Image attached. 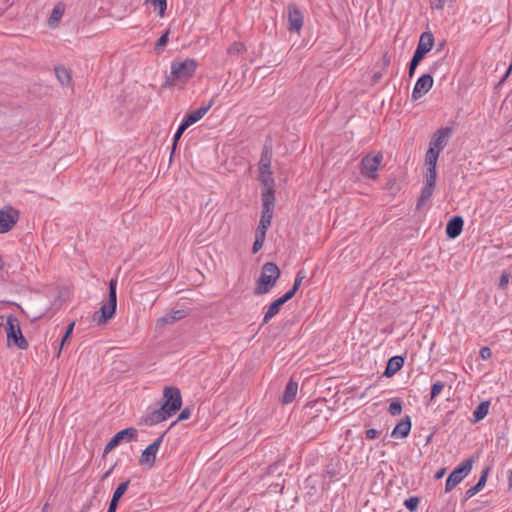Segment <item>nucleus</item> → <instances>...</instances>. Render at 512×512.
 Instances as JSON below:
<instances>
[{
  "instance_id": "f257e3e1",
  "label": "nucleus",
  "mask_w": 512,
  "mask_h": 512,
  "mask_svg": "<svg viewBox=\"0 0 512 512\" xmlns=\"http://www.w3.org/2000/svg\"><path fill=\"white\" fill-rule=\"evenodd\" d=\"M197 66V61L192 58L174 60L171 63V72L166 79V83L171 86H177L179 84L186 83L194 76Z\"/></svg>"
},
{
  "instance_id": "f03ea898",
  "label": "nucleus",
  "mask_w": 512,
  "mask_h": 512,
  "mask_svg": "<svg viewBox=\"0 0 512 512\" xmlns=\"http://www.w3.org/2000/svg\"><path fill=\"white\" fill-rule=\"evenodd\" d=\"M281 275L279 267L274 262H267L261 268L259 279L256 281L254 293L264 295L268 293L276 284Z\"/></svg>"
},
{
  "instance_id": "7ed1b4c3",
  "label": "nucleus",
  "mask_w": 512,
  "mask_h": 512,
  "mask_svg": "<svg viewBox=\"0 0 512 512\" xmlns=\"http://www.w3.org/2000/svg\"><path fill=\"white\" fill-rule=\"evenodd\" d=\"M117 280L111 279L109 282V296L108 301L102 305L99 311L93 314V321L98 325L107 323L108 320L114 317L117 307V294H116Z\"/></svg>"
},
{
  "instance_id": "20e7f679",
  "label": "nucleus",
  "mask_w": 512,
  "mask_h": 512,
  "mask_svg": "<svg viewBox=\"0 0 512 512\" xmlns=\"http://www.w3.org/2000/svg\"><path fill=\"white\" fill-rule=\"evenodd\" d=\"M6 324L7 345H15L22 350L27 349L29 344L22 334L19 320L10 314L7 316Z\"/></svg>"
},
{
  "instance_id": "39448f33",
  "label": "nucleus",
  "mask_w": 512,
  "mask_h": 512,
  "mask_svg": "<svg viewBox=\"0 0 512 512\" xmlns=\"http://www.w3.org/2000/svg\"><path fill=\"white\" fill-rule=\"evenodd\" d=\"M284 468L285 465L283 463H275L269 467L267 474L264 476L263 480L268 484L272 492H282L285 483L283 478Z\"/></svg>"
},
{
  "instance_id": "423d86ee",
  "label": "nucleus",
  "mask_w": 512,
  "mask_h": 512,
  "mask_svg": "<svg viewBox=\"0 0 512 512\" xmlns=\"http://www.w3.org/2000/svg\"><path fill=\"white\" fill-rule=\"evenodd\" d=\"M164 403L162 407L170 416L174 415L182 406L181 392L177 387L168 386L163 390Z\"/></svg>"
},
{
  "instance_id": "0eeeda50",
  "label": "nucleus",
  "mask_w": 512,
  "mask_h": 512,
  "mask_svg": "<svg viewBox=\"0 0 512 512\" xmlns=\"http://www.w3.org/2000/svg\"><path fill=\"white\" fill-rule=\"evenodd\" d=\"M275 195L271 191H262V211L259 226L269 228L273 218Z\"/></svg>"
},
{
  "instance_id": "6e6552de",
  "label": "nucleus",
  "mask_w": 512,
  "mask_h": 512,
  "mask_svg": "<svg viewBox=\"0 0 512 512\" xmlns=\"http://www.w3.org/2000/svg\"><path fill=\"white\" fill-rule=\"evenodd\" d=\"M473 460L466 459L460 466L455 468L446 480L445 492H450L454 487H456L464 477L471 471Z\"/></svg>"
},
{
  "instance_id": "1a4fd4ad",
  "label": "nucleus",
  "mask_w": 512,
  "mask_h": 512,
  "mask_svg": "<svg viewBox=\"0 0 512 512\" xmlns=\"http://www.w3.org/2000/svg\"><path fill=\"white\" fill-rule=\"evenodd\" d=\"M19 211L12 206H4L0 209V233L4 234L13 229L19 220Z\"/></svg>"
},
{
  "instance_id": "9d476101",
  "label": "nucleus",
  "mask_w": 512,
  "mask_h": 512,
  "mask_svg": "<svg viewBox=\"0 0 512 512\" xmlns=\"http://www.w3.org/2000/svg\"><path fill=\"white\" fill-rule=\"evenodd\" d=\"M382 154H367L361 160V174L370 179H376L379 165L382 161Z\"/></svg>"
},
{
  "instance_id": "9b49d317",
  "label": "nucleus",
  "mask_w": 512,
  "mask_h": 512,
  "mask_svg": "<svg viewBox=\"0 0 512 512\" xmlns=\"http://www.w3.org/2000/svg\"><path fill=\"white\" fill-rule=\"evenodd\" d=\"M163 438L164 434L157 438L153 443H151L146 449L143 450L139 460L141 465H147L149 468L154 466L156 455L161 446Z\"/></svg>"
},
{
  "instance_id": "f8f14e48",
  "label": "nucleus",
  "mask_w": 512,
  "mask_h": 512,
  "mask_svg": "<svg viewBox=\"0 0 512 512\" xmlns=\"http://www.w3.org/2000/svg\"><path fill=\"white\" fill-rule=\"evenodd\" d=\"M137 437V430L133 427L123 429L116 433L110 441L106 444L104 448V455L108 454L112 451L116 446L120 444V442L124 439L134 440Z\"/></svg>"
},
{
  "instance_id": "ddd939ff",
  "label": "nucleus",
  "mask_w": 512,
  "mask_h": 512,
  "mask_svg": "<svg viewBox=\"0 0 512 512\" xmlns=\"http://www.w3.org/2000/svg\"><path fill=\"white\" fill-rule=\"evenodd\" d=\"M304 22L302 12L298 9L296 4L290 3L288 5V30L290 32L299 33Z\"/></svg>"
},
{
  "instance_id": "4468645a",
  "label": "nucleus",
  "mask_w": 512,
  "mask_h": 512,
  "mask_svg": "<svg viewBox=\"0 0 512 512\" xmlns=\"http://www.w3.org/2000/svg\"><path fill=\"white\" fill-rule=\"evenodd\" d=\"M434 44V36L431 32H423L420 36L416 51L412 58L422 60L425 55L432 49Z\"/></svg>"
},
{
  "instance_id": "2eb2a0df",
  "label": "nucleus",
  "mask_w": 512,
  "mask_h": 512,
  "mask_svg": "<svg viewBox=\"0 0 512 512\" xmlns=\"http://www.w3.org/2000/svg\"><path fill=\"white\" fill-rule=\"evenodd\" d=\"M451 135H452V129L449 127H444V128L438 129L434 133V135L430 141L429 147L434 148V150L441 152L448 144V141H449Z\"/></svg>"
},
{
  "instance_id": "dca6fc26",
  "label": "nucleus",
  "mask_w": 512,
  "mask_h": 512,
  "mask_svg": "<svg viewBox=\"0 0 512 512\" xmlns=\"http://www.w3.org/2000/svg\"><path fill=\"white\" fill-rule=\"evenodd\" d=\"M433 85V77L430 74L422 75L416 82L413 92L412 98L417 100L421 98L424 94H426Z\"/></svg>"
},
{
  "instance_id": "f3484780",
  "label": "nucleus",
  "mask_w": 512,
  "mask_h": 512,
  "mask_svg": "<svg viewBox=\"0 0 512 512\" xmlns=\"http://www.w3.org/2000/svg\"><path fill=\"white\" fill-rule=\"evenodd\" d=\"M169 417L168 412L161 406L159 409L153 410L144 417V423L149 426L156 425L167 420Z\"/></svg>"
},
{
  "instance_id": "a211bd4d",
  "label": "nucleus",
  "mask_w": 512,
  "mask_h": 512,
  "mask_svg": "<svg viewBox=\"0 0 512 512\" xmlns=\"http://www.w3.org/2000/svg\"><path fill=\"white\" fill-rule=\"evenodd\" d=\"M213 100H211L206 106L199 107L194 110L190 114H188L185 120L182 122L185 126L190 127L194 123L198 122L203 116L210 110L213 105Z\"/></svg>"
},
{
  "instance_id": "6ab92c4d",
  "label": "nucleus",
  "mask_w": 512,
  "mask_h": 512,
  "mask_svg": "<svg viewBox=\"0 0 512 512\" xmlns=\"http://www.w3.org/2000/svg\"><path fill=\"white\" fill-rule=\"evenodd\" d=\"M289 300L290 299L288 298V296L283 295L282 297L273 301L269 305V307L264 315L263 323L264 324L268 323L274 316H276L279 313L280 308Z\"/></svg>"
},
{
  "instance_id": "aec40b11",
  "label": "nucleus",
  "mask_w": 512,
  "mask_h": 512,
  "mask_svg": "<svg viewBox=\"0 0 512 512\" xmlns=\"http://www.w3.org/2000/svg\"><path fill=\"white\" fill-rule=\"evenodd\" d=\"M464 221L461 216H454L446 226V234L449 238H456L458 237L463 229Z\"/></svg>"
},
{
  "instance_id": "412c9836",
  "label": "nucleus",
  "mask_w": 512,
  "mask_h": 512,
  "mask_svg": "<svg viewBox=\"0 0 512 512\" xmlns=\"http://www.w3.org/2000/svg\"><path fill=\"white\" fill-rule=\"evenodd\" d=\"M65 10H66V5L63 2H58L54 6L51 15L48 18V21H47L48 25L52 28L57 27L62 19V16H63Z\"/></svg>"
},
{
  "instance_id": "4be33fe9",
  "label": "nucleus",
  "mask_w": 512,
  "mask_h": 512,
  "mask_svg": "<svg viewBox=\"0 0 512 512\" xmlns=\"http://www.w3.org/2000/svg\"><path fill=\"white\" fill-rule=\"evenodd\" d=\"M404 365V358L401 356H394L388 360L384 375L391 377L396 374Z\"/></svg>"
},
{
  "instance_id": "5701e85b",
  "label": "nucleus",
  "mask_w": 512,
  "mask_h": 512,
  "mask_svg": "<svg viewBox=\"0 0 512 512\" xmlns=\"http://www.w3.org/2000/svg\"><path fill=\"white\" fill-rule=\"evenodd\" d=\"M260 175L259 180L262 183V185L265 187L263 191H271L273 195H275L274 192V179L272 177V171L270 168L267 169H259Z\"/></svg>"
},
{
  "instance_id": "b1692460",
  "label": "nucleus",
  "mask_w": 512,
  "mask_h": 512,
  "mask_svg": "<svg viewBox=\"0 0 512 512\" xmlns=\"http://www.w3.org/2000/svg\"><path fill=\"white\" fill-rule=\"evenodd\" d=\"M411 430V420L409 416L400 421L392 431V436L407 437Z\"/></svg>"
},
{
  "instance_id": "393cba45",
  "label": "nucleus",
  "mask_w": 512,
  "mask_h": 512,
  "mask_svg": "<svg viewBox=\"0 0 512 512\" xmlns=\"http://www.w3.org/2000/svg\"><path fill=\"white\" fill-rule=\"evenodd\" d=\"M298 390V383L293 381L292 379L287 383L283 396H282V402L284 404L291 403L297 394Z\"/></svg>"
},
{
  "instance_id": "a878e982",
  "label": "nucleus",
  "mask_w": 512,
  "mask_h": 512,
  "mask_svg": "<svg viewBox=\"0 0 512 512\" xmlns=\"http://www.w3.org/2000/svg\"><path fill=\"white\" fill-rule=\"evenodd\" d=\"M186 316V313L183 310H175L170 314L165 315L164 317L158 320L159 325L171 324L175 321L181 320Z\"/></svg>"
},
{
  "instance_id": "bb28decb",
  "label": "nucleus",
  "mask_w": 512,
  "mask_h": 512,
  "mask_svg": "<svg viewBox=\"0 0 512 512\" xmlns=\"http://www.w3.org/2000/svg\"><path fill=\"white\" fill-rule=\"evenodd\" d=\"M55 74L61 85L67 86L70 84L71 75L70 72L64 66H56Z\"/></svg>"
},
{
  "instance_id": "cd10ccee",
  "label": "nucleus",
  "mask_w": 512,
  "mask_h": 512,
  "mask_svg": "<svg viewBox=\"0 0 512 512\" xmlns=\"http://www.w3.org/2000/svg\"><path fill=\"white\" fill-rule=\"evenodd\" d=\"M490 403L488 401L481 402L473 412L474 421L478 422L486 417L489 411Z\"/></svg>"
},
{
  "instance_id": "c85d7f7f",
  "label": "nucleus",
  "mask_w": 512,
  "mask_h": 512,
  "mask_svg": "<svg viewBox=\"0 0 512 512\" xmlns=\"http://www.w3.org/2000/svg\"><path fill=\"white\" fill-rule=\"evenodd\" d=\"M440 152L437 150H434V148H430L427 150L425 155V164L427 168H436L437 160L439 157Z\"/></svg>"
},
{
  "instance_id": "c756f323",
  "label": "nucleus",
  "mask_w": 512,
  "mask_h": 512,
  "mask_svg": "<svg viewBox=\"0 0 512 512\" xmlns=\"http://www.w3.org/2000/svg\"><path fill=\"white\" fill-rule=\"evenodd\" d=\"M304 278H305L304 271H302V270L298 271L296 274L292 288L288 292H286L284 295L288 296L289 299H292L294 297V295L296 294V292L298 291Z\"/></svg>"
},
{
  "instance_id": "7c9ffc66",
  "label": "nucleus",
  "mask_w": 512,
  "mask_h": 512,
  "mask_svg": "<svg viewBox=\"0 0 512 512\" xmlns=\"http://www.w3.org/2000/svg\"><path fill=\"white\" fill-rule=\"evenodd\" d=\"M271 158H272L271 149L268 148L267 146H265L262 151L261 158L259 161V169L270 168Z\"/></svg>"
},
{
  "instance_id": "2f4dec72",
  "label": "nucleus",
  "mask_w": 512,
  "mask_h": 512,
  "mask_svg": "<svg viewBox=\"0 0 512 512\" xmlns=\"http://www.w3.org/2000/svg\"><path fill=\"white\" fill-rule=\"evenodd\" d=\"M434 191V188H429L428 186H424L421 195L418 199L416 208L419 210L422 206L425 205V203L430 199Z\"/></svg>"
},
{
  "instance_id": "473e14b6",
  "label": "nucleus",
  "mask_w": 512,
  "mask_h": 512,
  "mask_svg": "<svg viewBox=\"0 0 512 512\" xmlns=\"http://www.w3.org/2000/svg\"><path fill=\"white\" fill-rule=\"evenodd\" d=\"M436 168H427L426 176H425V186L429 188H435L436 185Z\"/></svg>"
},
{
  "instance_id": "72a5a7b5",
  "label": "nucleus",
  "mask_w": 512,
  "mask_h": 512,
  "mask_svg": "<svg viewBox=\"0 0 512 512\" xmlns=\"http://www.w3.org/2000/svg\"><path fill=\"white\" fill-rule=\"evenodd\" d=\"M150 3L155 9H158V14L160 17H163L165 11L167 9V0H146Z\"/></svg>"
},
{
  "instance_id": "f704fd0d",
  "label": "nucleus",
  "mask_w": 512,
  "mask_h": 512,
  "mask_svg": "<svg viewBox=\"0 0 512 512\" xmlns=\"http://www.w3.org/2000/svg\"><path fill=\"white\" fill-rule=\"evenodd\" d=\"M246 51V47L242 42H234L228 49L227 53L232 55H239Z\"/></svg>"
},
{
  "instance_id": "c9c22d12",
  "label": "nucleus",
  "mask_w": 512,
  "mask_h": 512,
  "mask_svg": "<svg viewBox=\"0 0 512 512\" xmlns=\"http://www.w3.org/2000/svg\"><path fill=\"white\" fill-rule=\"evenodd\" d=\"M169 30H167L156 42L155 50L159 53L163 51L168 42Z\"/></svg>"
},
{
  "instance_id": "e433bc0d",
  "label": "nucleus",
  "mask_w": 512,
  "mask_h": 512,
  "mask_svg": "<svg viewBox=\"0 0 512 512\" xmlns=\"http://www.w3.org/2000/svg\"><path fill=\"white\" fill-rule=\"evenodd\" d=\"M388 411L391 415L397 416L401 414L402 405L399 401H393L390 403Z\"/></svg>"
},
{
  "instance_id": "4c0bfd02",
  "label": "nucleus",
  "mask_w": 512,
  "mask_h": 512,
  "mask_svg": "<svg viewBox=\"0 0 512 512\" xmlns=\"http://www.w3.org/2000/svg\"><path fill=\"white\" fill-rule=\"evenodd\" d=\"M456 0H430L433 9L442 10L446 4H451Z\"/></svg>"
},
{
  "instance_id": "58836bf2",
  "label": "nucleus",
  "mask_w": 512,
  "mask_h": 512,
  "mask_svg": "<svg viewBox=\"0 0 512 512\" xmlns=\"http://www.w3.org/2000/svg\"><path fill=\"white\" fill-rule=\"evenodd\" d=\"M129 484H130V480L129 479L124 481V482H122V483H120L117 486V488H116V490L114 491L113 494H115L116 496L121 498L124 495V493L127 491L128 487H129Z\"/></svg>"
},
{
  "instance_id": "ea45409f",
  "label": "nucleus",
  "mask_w": 512,
  "mask_h": 512,
  "mask_svg": "<svg viewBox=\"0 0 512 512\" xmlns=\"http://www.w3.org/2000/svg\"><path fill=\"white\" fill-rule=\"evenodd\" d=\"M443 388H444V383H442L440 381L434 383L431 388V397H430L431 400L436 398L442 392Z\"/></svg>"
},
{
  "instance_id": "a19ab883",
  "label": "nucleus",
  "mask_w": 512,
  "mask_h": 512,
  "mask_svg": "<svg viewBox=\"0 0 512 512\" xmlns=\"http://www.w3.org/2000/svg\"><path fill=\"white\" fill-rule=\"evenodd\" d=\"M419 504V498L418 497H410L405 500L404 505L405 507L410 510L414 511Z\"/></svg>"
},
{
  "instance_id": "79ce46f5",
  "label": "nucleus",
  "mask_w": 512,
  "mask_h": 512,
  "mask_svg": "<svg viewBox=\"0 0 512 512\" xmlns=\"http://www.w3.org/2000/svg\"><path fill=\"white\" fill-rule=\"evenodd\" d=\"M191 415V409L189 407H185L179 414L178 418L171 424V427L177 424L179 421L186 420Z\"/></svg>"
},
{
  "instance_id": "37998d69",
  "label": "nucleus",
  "mask_w": 512,
  "mask_h": 512,
  "mask_svg": "<svg viewBox=\"0 0 512 512\" xmlns=\"http://www.w3.org/2000/svg\"><path fill=\"white\" fill-rule=\"evenodd\" d=\"M267 228L261 227L258 225L256 232H255V240L259 241H265Z\"/></svg>"
},
{
  "instance_id": "c03bdc74",
  "label": "nucleus",
  "mask_w": 512,
  "mask_h": 512,
  "mask_svg": "<svg viewBox=\"0 0 512 512\" xmlns=\"http://www.w3.org/2000/svg\"><path fill=\"white\" fill-rule=\"evenodd\" d=\"M73 327H74V322L70 323L67 327V330L62 338V341H61V345H60V349H59V352L61 351L64 343L67 341V339L70 337L72 331H73Z\"/></svg>"
},
{
  "instance_id": "a18cd8bd",
  "label": "nucleus",
  "mask_w": 512,
  "mask_h": 512,
  "mask_svg": "<svg viewBox=\"0 0 512 512\" xmlns=\"http://www.w3.org/2000/svg\"><path fill=\"white\" fill-rule=\"evenodd\" d=\"M488 472H489V468H486V469L482 472V474H481V476H480V478H479V480H478V482H477V484H476V485H477L478 487H480L481 489H482V488L485 486V484H486L487 476H488Z\"/></svg>"
},
{
  "instance_id": "49530a36",
  "label": "nucleus",
  "mask_w": 512,
  "mask_h": 512,
  "mask_svg": "<svg viewBox=\"0 0 512 512\" xmlns=\"http://www.w3.org/2000/svg\"><path fill=\"white\" fill-rule=\"evenodd\" d=\"M187 128H188L187 126H185L183 123H181V125L179 126L178 130L176 131V133L174 135V148L176 147L177 141L180 139L181 135L184 133V131Z\"/></svg>"
},
{
  "instance_id": "de8ad7c7",
  "label": "nucleus",
  "mask_w": 512,
  "mask_h": 512,
  "mask_svg": "<svg viewBox=\"0 0 512 512\" xmlns=\"http://www.w3.org/2000/svg\"><path fill=\"white\" fill-rule=\"evenodd\" d=\"M509 277H510L509 273H507V272L502 273V275L500 277V281H499V287L501 289L506 288V286L509 282Z\"/></svg>"
},
{
  "instance_id": "09e8293b",
  "label": "nucleus",
  "mask_w": 512,
  "mask_h": 512,
  "mask_svg": "<svg viewBox=\"0 0 512 512\" xmlns=\"http://www.w3.org/2000/svg\"><path fill=\"white\" fill-rule=\"evenodd\" d=\"M481 490L480 487H478L477 485H474L472 486L471 488H469L466 493H465V498L466 499H469L471 497H473L474 495H476L479 491Z\"/></svg>"
},
{
  "instance_id": "8fccbe9b",
  "label": "nucleus",
  "mask_w": 512,
  "mask_h": 512,
  "mask_svg": "<svg viewBox=\"0 0 512 512\" xmlns=\"http://www.w3.org/2000/svg\"><path fill=\"white\" fill-rule=\"evenodd\" d=\"M479 355L482 359L487 360L491 357L492 353L489 347H482L479 351Z\"/></svg>"
},
{
  "instance_id": "3c124183",
  "label": "nucleus",
  "mask_w": 512,
  "mask_h": 512,
  "mask_svg": "<svg viewBox=\"0 0 512 512\" xmlns=\"http://www.w3.org/2000/svg\"><path fill=\"white\" fill-rule=\"evenodd\" d=\"M420 60L412 58L409 65V76L413 77L416 67L418 66Z\"/></svg>"
},
{
  "instance_id": "603ef678",
  "label": "nucleus",
  "mask_w": 512,
  "mask_h": 512,
  "mask_svg": "<svg viewBox=\"0 0 512 512\" xmlns=\"http://www.w3.org/2000/svg\"><path fill=\"white\" fill-rule=\"evenodd\" d=\"M264 245V241L255 240L252 247V253L256 254L258 251L262 249Z\"/></svg>"
},
{
  "instance_id": "864d4df0",
  "label": "nucleus",
  "mask_w": 512,
  "mask_h": 512,
  "mask_svg": "<svg viewBox=\"0 0 512 512\" xmlns=\"http://www.w3.org/2000/svg\"><path fill=\"white\" fill-rule=\"evenodd\" d=\"M379 435V432L376 429H368L366 431V438L367 439H375Z\"/></svg>"
},
{
  "instance_id": "5fc2aeb1",
  "label": "nucleus",
  "mask_w": 512,
  "mask_h": 512,
  "mask_svg": "<svg viewBox=\"0 0 512 512\" xmlns=\"http://www.w3.org/2000/svg\"><path fill=\"white\" fill-rule=\"evenodd\" d=\"M119 500H120V497H118L115 494H113L112 499L110 501V505H113V506L117 507L118 503H119Z\"/></svg>"
},
{
  "instance_id": "6e6d98bb",
  "label": "nucleus",
  "mask_w": 512,
  "mask_h": 512,
  "mask_svg": "<svg viewBox=\"0 0 512 512\" xmlns=\"http://www.w3.org/2000/svg\"><path fill=\"white\" fill-rule=\"evenodd\" d=\"M445 472H446V469H445V468H443V469H441L440 471H438V472L435 474V479H437V480H438V479H441V478L444 476Z\"/></svg>"
},
{
  "instance_id": "4d7b16f0",
  "label": "nucleus",
  "mask_w": 512,
  "mask_h": 512,
  "mask_svg": "<svg viewBox=\"0 0 512 512\" xmlns=\"http://www.w3.org/2000/svg\"><path fill=\"white\" fill-rule=\"evenodd\" d=\"M117 510V507L116 506H113V505H110L109 504V508H108V511L107 512H116Z\"/></svg>"
},
{
  "instance_id": "13d9d810",
  "label": "nucleus",
  "mask_w": 512,
  "mask_h": 512,
  "mask_svg": "<svg viewBox=\"0 0 512 512\" xmlns=\"http://www.w3.org/2000/svg\"><path fill=\"white\" fill-rule=\"evenodd\" d=\"M111 471H112V468H110L108 471H106V472L103 474V476H102V480H103V479H105V478H107V477L110 475Z\"/></svg>"
},
{
  "instance_id": "bf43d9fd",
  "label": "nucleus",
  "mask_w": 512,
  "mask_h": 512,
  "mask_svg": "<svg viewBox=\"0 0 512 512\" xmlns=\"http://www.w3.org/2000/svg\"><path fill=\"white\" fill-rule=\"evenodd\" d=\"M232 88H233V86H230L227 84V92H229Z\"/></svg>"
},
{
  "instance_id": "052dcab7",
  "label": "nucleus",
  "mask_w": 512,
  "mask_h": 512,
  "mask_svg": "<svg viewBox=\"0 0 512 512\" xmlns=\"http://www.w3.org/2000/svg\"><path fill=\"white\" fill-rule=\"evenodd\" d=\"M385 64H387V65L389 64V58H387L386 56H385Z\"/></svg>"
},
{
  "instance_id": "680f3d73",
  "label": "nucleus",
  "mask_w": 512,
  "mask_h": 512,
  "mask_svg": "<svg viewBox=\"0 0 512 512\" xmlns=\"http://www.w3.org/2000/svg\"><path fill=\"white\" fill-rule=\"evenodd\" d=\"M223 89H226V90H227V83H225V84L223 85Z\"/></svg>"
}]
</instances>
